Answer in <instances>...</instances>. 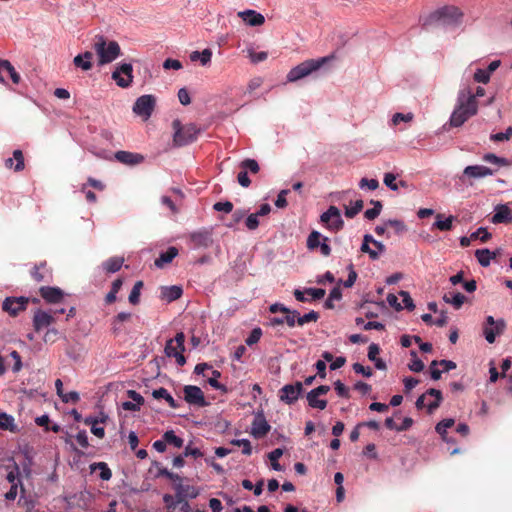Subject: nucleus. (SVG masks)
Returning a JSON list of instances; mask_svg holds the SVG:
<instances>
[{"label": "nucleus", "mask_w": 512, "mask_h": 512, "mask_svg": "<svg viewBox=\"0 0 512 512\" xmlns=\"http://www.w3.org/2000/svg\"><path fill=\"white\" fill-rule=\"evenodd\" d=\"M262 336V330L261 328L257 327V328H254L251 333L249 334V336L246 338L245 340V343L248 345V346H252L256 343L259 342L260 338Z\"/></svg>", "instance_id": "obj_51"}, {"label": "nucleus", "mask_w": 512, "mask_h": 512, "mask_svg": "<svg viewBox=\"0 0 512 512\" xmlns=\"http://www.w3.org/2000/svg\"><path fill=\"white\" fill-rule=\"evenodd\" d=\"M284 314V323H286L290 328L294 327L297 324L299 312L297 310L289 309V312H285Z\"/></svg>", "instance_id": "obj_52"}, {"label": "nucleus", "mask_w": 512, "mask_h": 512, "mask_svg": "<svg viewBox=\"0 0 512 512\" xmlns=\"http://www.w3.org/2000/svg\"><path fill=\"white\" fill-rule=\"evenodd\" d=\"M93 53L91 51H86L83 54H78L74 57L73 63L76 67L81 68L84 71H88L92 68V60Z\"/></svg>", "instance_id": "obj_27"}, {"label": "nucleus", "mask_w": 512, "mask_h": 512, "mask_svg": "<svg viewBox=\"0 0 512 512\" xmlns=\"http://www.w3.org/2000/svg\"><path fill=\"white\" fill-rule=\"evenodd\" d=\"M334 389L340 397L350 398L349 389L340 380L334 383Z\"/></svg>", "instance_id": "obj_56"}, {"label": "nucleus", "mask_w": 512, "mask_h": 512, "mask_svg": "<svg viewBox=\"0 0 512 512\" xmlns=\"http://www.w3.org/2000/svg\"><path fill=\"white\" fill-rule=\"evenodd\" d=\"M240 168L244 169L246 172H251L253 174H256L259 172L260 167L256 160L254 159H245L240 163Z\"/></svg>", "instance_id": "obj_45"}, {"label": "nucleus", "mask_w": 512, "mask_h": 512, "mask_svg": "<svg viewBox=\"0 0 512 512\" xmlns=\"http://www.w3.org/2000/svg\"><path fill=\"white\" fill-rule=\"evenodd\" d=\"M179 251L176 247L171 246L165 252L161 253L155 260L154 264L157 268H163L165 265L172 262V260L178 255Z\"/></svg>", "instance_id": "obj_26"}, {"label": "nucleus", "mask_w": 512, "mask_h": 512, "mask_svg": "<svg viewBox=\"0 0 512 512\" xmlns=\"http://www.w3.org/2000/svg\"><path fill=\"white\" fill-rule=\"evenodd\" d=\"M31 276L36 282H42L48 281L52 274L51 270L47 266V263L43 261L34 266L33 270L31 271Z\"/></svg>", "instance_id": "obj_24"}, {"label": "nucleus", "mask_w": 512, "mask_h": 512, "mask_svg": "<svg viewBox=\"0 0 512 512\" xmlns=\"http://www.w3.org/2000/svg\"><path fill=\"white\" fill-rule=\"evenodd\" d=\"M478 103L472 96L470 88L461 89L458 92L457 104L450 117V125L453 127H460L470 117L477 114Z\"/></svg>", "instance_id": "obj_1"}, {"label": "nucleus", "mask_w": 512, "mask_h": 512, "mask_svg": "<svg viewBox=\"0 0 512 512\" xmlns=\"http://www.w3.org/2000/svg\"><path fill=\"white\" fill-rule=\"evenodd\" d=\"M443 300L446 303L451 304L455 309L458 310L462 307V305L466 301V297L460 292L453 293V294L449 293V294H445L443 296Z\"/></svg>", "instance_id": "obj_31"}, {"label": "nucleus", "mask_w": 512, "mask_h": 512, "mask_svg": "<svg viewBox=\"0 0 512 512\" xmlns=\"http://www.w3.org/2000/svg\"><path fill=\"white\" fill-rule=\"evenodd\" d=\"M475 256L481 266L487 267L489 266L491 259H493L496 254L491 252L489 249H478L475 251Z\"/></svg>", "instance_id": "obj_34"}, {"label": "nucleus", "mask_w": 512, "mask_h": 512, "mask_svg": "<svg viewBox=\"0 0 512 512\" xmlns=\"http://www.w3.org/2000/svg\"><path fill=\"white\" fill-rule=\"evenodd\" d=\"M190 240L195 247L208 248L212 245V234L208 230H200L190 234Z\"/></svg>", "instance_id": "obj_18"}, {"label": "nucleus", "mask_w": 512, "mask_h": 512, "mask_svg": "<svg viewBox=\"0 0 512 512\" xmlns=\"http://www.w3.org/2000/svg\"><path fill=\"white\" fill-rule=\"evenodd\" d=\"M221 377V373L218 370L212 371V377L208 379V383L210 386L215 388L216 390L226 391V387L218 382V378Z\"/></svg>", "instance_id": "obj_49"}, {"label": "nucleus", "mask_w": 512, "mask_h": 512, "mask_svg": "<svg viewBox=\"0 0 512 512\" xmlns=\"http://www.w3.org/2000/svg\"><path fill=\"white\" fill-rule=\"evenodd\" d=\"M152 395L155 399H165L167 401L168 405L173 409H176L179 407V404L174 400V398L170 395V393L163 387L154 390Z\"/></svg>", "instance_id": "obj_33"}, {"label": "nucleus", "mask_w": 512, "mask_h": 512, "mask_svg": "<svg viewBox=\"0 0 512 512\" xmlns=\"http://www.w3.org/2000/svg\"><path fill=\"white\" fill-rule=\"evenodd\" d=\"M238 16L249 26H261L265 23V17L255 10L240 11Z\"/></svg>", "instance_id": "obj_20"}, {"label": "nucleus", "mask_w": 512, "mask_h": 512, "mask_svg": "<svg viewBox=\"0 0 512 512\" xmlns=\"http://www.w3.org/2000/svg\"><path fill=\"white\" fill-rule=\"evenodd\" d=\"M303 392V383L297 381L293 384L284 385L278 392L279 399L288 404H294Z\"/></svg>", "instance_id": "obj_12"}, {"label": "nucleus", "mask_w": 512, "mask_h": 512, "mask_svg": "<svg viewBox=\"0 0 512 512\" xmlns=\"http://www.w3.org/2000/svg\"><path fill=\"white\" fill-rule=\"evenodd\" d=\"M133 67L129 63H123L112 73V79L121 88H127L133 81Z\"/></svg>", "instance_id": "obj_13"}, {"label": "nucleus", "mask_w": 512, "mask_h": 512, "mask_svg": "<svg viewBox=\"0 0 512 512\" xmlns=\"http://www.w3.org/2000/svg\"><path fill=\"white\" fill-rule=\"evenodd\" d=\"M0 429L16 432L18 429L14 423L13 416L7 413H0Z\"/></svg>", "instance_id": "obj_37"}, {"label": "nucleus", "mask_w": 512, "mask_h": 512, "mask_svg": "<svg viewBox=\"0 0 512 512\" xmlns=\"http://www.w3.org/2000/svg\"><path fill=\"white\" fill-rule=\"evenodd\" d=\"M115 158L120 163L126 165H137L143 162L144 157L141 154L133 153L129 151H117Z\"/></svg>", "instance_id": "obj_22"}, {"label": "nucleus", "mask_w": 512, "mask_h": 512, "mask_svg": "<svg viewBox=\"0 0 512 512\" xmlns=\"http://www.w3.org/2000/svg\"><path fill=\"white\" fill-rule=\"evenodd\" d=\"M512 138V127H508L505 132H499L490 135V140L493 142L509 141Z\"/></svg>", "instance_id": "obj_48"}, {"label": "nucleus", "mask_w": 512, "mask_h": 512, "mask_svg": "<svg viewBox=\"0 0 512 512\" xmlns=\"http://www.w3.org/2000/svg\"><path fill=\"white\" fill-rule=\"evenodd\" d=\"M163 68L166 70H180L182 68V63L177 59L167 58L163 63Z\"/></svg>", "instance_id": "obj_63"}, {"label": "nucleus", "mask_w": 512, "mask_h": 512, "mask_svg": "<svg viewBox=\"0 0 512 512\" xmlns=\"http://www.w3.org/2000/svg\"><path fill=\"white\" fill-rule=\"evenodd\" d=\"M319 397L320 396H318L316 393L310 391L307 393L306 399H307L308 405L311 408L324 410L327 406V401L324 399H319Z\"/></svg>", "instance_id": "obj_35"}, {"label": "nucleus", "mask_w": 512, "mask_h": 512, "mask_svg": "<svg viewBox=\"0 0 512 512\" xmlns=\"http://www.w3.org/2000/svg\"><path fill=\"white\" fill-rule=\"evenodd\" d=\"M162 438L165 440L166 445H172L176 448H181L184 444L183 439L178 437L173 430L166 431Z\"/></svg>", "instance_id": "obj_39"}, {"label": "nucleus", "mask_w": 512, "mask_h": 512, "mask_svg": "<svg viewBox=\"0 0 512 512\" xmlns=\"http://www.w3.org/2000/svg\"><path fill=\"white\" fill-rule=\"evenodd\" d=\"M384 184L389 187L391 190L393 191H397L398 190V185L397 183L395 182L396 181V176L393 174V173H386L384 175Z\"/></svg>", "instance_id": "obj_58"}, {"label": "nucleus", "mask_w": 512, "mask_h": 512, "mask_svg": "<svg viewBox=\"0 0 512 512\" xmlns=\"http://www.w3.org/2000/svg\"><path fill=\"white\" fill-rule=\"evenodd\" d=\"M24 494H25V488L23 487V484H21V495H20V498L18 500V505L20 507L25 508L27 511H30L34 507V504L32 503V501L28 500L24 496Z\"/></svg>", "instance_id": "obj_55"}, {"label": "nucleus", "mask_w": 512, "mask_h": 512, "mask_svg": "<svg viewBox=\"0 0 512 512\" xmlns=\"http://www.w3.org/2000/svg\"><path fill=\"white\" fill-rule=\"evenodd\" d=\"M492 222L494 224L511 223L512 222V212H511L510 208L506 205L497 206L496 212L492 217Z\"/></svg>", "instance_id": "obj_25"}, {"label": "nucleus", "mask_w": 512, "mask_h": 512, "mask_svg": "<svg viewBox=\"0 0 512 512\" xmlns=\"http://www.w3.org/2000/svg\"><path fill=\"white\" fill-rule=\"evenodd\" d=\"M495 173V170L483 166V165H470L465 167L463 170L462 176L459 177L461 181H465V179H479L487 176H492Z\"/></svg>", "instance_id": "obj_15"}, {"label": "nucleus", "mask_w": 512, "mask_h": 512, "mask_svg": "<svg viewBox=\"0 0 512 512\" xmlns=\"http://www.w3.org/2000/svg\"><path fill=\"white\" fill-rule=\"evenodd\" d=\"M213 209L216 211H223L225 213H230L233 210V204L230 201L217 202L213 205Z\"/></svg>", "instance_id": "obj_62"}, {"label": "nucleus", "mask_w": 512, "mask_h": 512, "mask_svg": "<svg viewBox=\"0 0 512 512\" xmlns=\"http://www.w3.org/2000/svg\"><path fill=\"white\" fill-rule=\"evenodd\" d=\"M400 296L402 297V301L404 303V307L409 310V311H412L414 310L415 308V305H414V302H413V299L411 298L409 292L407 291H401L400 293Z\"/></svg>", "instance_id": "obj_59"}, {"label": "nucleus", "mask_w": 512, "mask_h": 512, "mask_svg": "<svg viewBox=\"0 0 512 512\" xmlns=\"http://www.w3.org/2000/svg\"><path fill=\"white\" fill-rule=\"evenodd\" d=\"M371 204H373L374 207L371 209H367L364 213V217L367 220H374L375 218H377L380 215V213L382 211L383 206L380 201L371 200Z\"/></svg>", "instance_id": "obj_42"}, {"label": "nucleus", "mask_w": 512, "mask_h": 512, "mask_svg": "<svg viewBox=\"0 0 512 512\" xmlns=\"http://www.w3.org/2000/svg\"><path fill=\"white\" fill-rule=\"evenodd\" d=\"M172 128L174 130L173 144L176 147L186 146L196 141L200 132L195 124L182 125L179 119L173 120Z\"/></svg>", "instance_id": "obj_5"}, {"label": "nucleus", "mask_w": 512, "mask_h": 512, "mask_svg": "<svg viewBox=\"0 0 512 512\" xmlns=\"http://www.w3.org/2000/svg\"><path fill=\"white\" fill-rule=\"evenodd\" d=\"M443 214L436 215V221L433 224V228H436L440 231H450L453 228V221L455 219L454 216L450 215L446 219H443Z\"/></svg>", "instance_id": "obj_30"}, {"label": "nucleus", "mask_w": 512, "mask_h": 512, "mask_svg": "<svg viewBox=\"0 0 512 512\" xmlns=\"http://www.w3.org/2000/svg\"><path fill=\"white\" fill-rule=\"evenodd\" d=\"M176 498L177 502L181 503L183 501V498L190 497V498H196L198 496V491L194 486H183L181 484L176 486Z\"/></svg>", "instance_id": "obj_29"}, {"label": "nucleus", "mask_w": 512, "mask_h": 512, "mask_svg": "<svg viewBox=\"0 0 512 512\" xmlns=\"http://www.w3.org/2000/svg\"><path fill=\"white\" fill-rule=\"evenodd\" d=\"M258 215L256 213L250 214L245 221V225L249 230H255L259 226Z\"/></svg>", "instance_id": "obj_60"}, {"label": "nucleus", "mask_w": 512, "mask_h": 512, "mask_svg": "<svg viewBox=\"0 0 512 512\" xmlns=\"http://www.w3.org/2000/svg\"><path fill=\"white\" fill-rule=\"evenodd\" d=\"M0 65L3 67V70H4V71H6V72L9 74V76H10V78H11V80H12V82H13L14 84H16V85H17V84H19V83H20V81H21V76H20V74L15 70L14 66L11 64V62H10V61L5 60V59H4V60H0Z\"/></svg>", "instance_id": "obj_38"}, {"label": "nucleus", "mask_w": 512, "mask_h": 512, "mask_svg": "<svg viewBox=\"0 0 512 512\" xmlns=\"http://www.w3.org/2000/svg\"><path fill=\"white\" fill-rule=\"evenodd\" d=\"M463 13L456 6H444L432 12L424 21L423 26L457 27L462 23Z\"/></svg>", "instance_id": "obj_2"}, {"label": "nucleus", "mask_w": 512, "mask_h": 512, "mask_svg": "<svg viewBox=\"0 0 512 512\" xmlns=\"http://www.w3.org/2000/svg\"><path fill=\"white\" fill-rule=\"evenodd\" d=\"M364 207L363 200H356L353 207H345V216L347 218H354Z\"/></svg>", "instance_id": "obj_46"}, {"label": "nucleus", "mask_w": 512, "mask_h": 512, "mask_svg": "<svg viewBox=\"0 0 512 512\" xmlns=\"http://www.w3.org/2000/svg\"><path fill=\"white\" fill-rule=\"evenodd\" d=\"M319 318V313L312 310L309 313L304 314L303 316L299 314V316L297 317V324L299 326H303L304 324L309 322H317Z\"/></svg>", "instance_id": "obj_44"}, {"label": "nucleus", "mask_w": 512, "mask_h": 512, "mask_svg": "<svg viewBox=\"0 0 512 512\" xmlns=\"http://www.w3.org/2000/svg\"><path fill=\"white\" fill-rule=\"evenodd\" d=\"M184 399L187 403L192 405H197L199 407H204L207 405V402L204 397L203 391L194 385H187L184 387Z\"/></svg>", "instance_id": "obj_16"}, {"label": "nucleus", "mask_w": 512, "mask_h": 512, "mask_svg": "<svg viewBox=\"0 0 512 512\" xmlns=\"http://www.w3.org/2000/svg\"><path fill=\"white\" fill-rule=\"evenodd\" d=\"M156 99L153 95L140 96L133 105V112L147 120L153 113Z\"/></svg>", "instance_id": "obj_11"}, {"label": "nucleus", "mask_w": 512, "mask_h": 512, "mask_svg": "<svg viewBox=\"0 0 512 512\" xmlns=\"http://www.w3.org/2000/svg\"><path fill=\"white\" fill-rule=\"evenodd\" d=\"M212 57V51L210 49H204L202 52L199 51H193L190 54L191 61H200L203 66L210 63Z\"/></svg>", "instance_id": "obj_36"}, {"label": "nucleus", "mask_w": 512, "mask_h": 512, "mask_svg": "<svg viewBox=\"0 0 512 512\" xmlns=\"http://www.w3.org/2000/svg\"><path fill=\"white\" fill-rule=\"evenodd\" d=\"M359 186L360 188H365L367 187L368 189L370 190H375L378 188L379 186V182L377 179H367V178H362L359 182Z\"/></svg>", "instance_id": "obj_61"}, {"label": "nucleus", "mask_w": 512, "mask_h": 512, "mask_svg": "<svg viewBox=\"0 0 512 512\" xmlns=\"http://www.w3.org/2000/svg\"><path fill=\"white\" fill-rule=\"evenodd\" d=\"M353 370L355 373L362 374L365 377H371L373 374L372 369L370 367H364L360 363H354Z\"/></svg>", "instance_id": "obj_64"}, {"label": "nucleus", "mask_w": 512, "mask_h": 512, "mask_svg": "<svg viewBox=\"0 0 512 512\" xmlns=\"http://www.w3.org/2000/svg\"><path fill=\"white\" fill-rule=\"evenodd\" d=\"M90 467H91L92 471H95L96 469H100L101 470L100 478L102 480L108 481V480L111 479L112 472H111L110 468L108 467V465L105 462L95 463V464H92Z\"/></svg>", "instance_id": "obj_43"}, {"label": "nucleus", "mask_w": 512, "mask_h": 512, "mask_svg": "<svg viewBox=\"0 0 512 512\" xmlns=\"http://www.w3.org/2000/svg\"><path fill=\"white\" fill-rule=\"evenodd\" d=\"M320 221L326 227L334 232H338L344 227V221L341 218L340 210L336 206H330L326 212L320 216Z\"/></svg>", "instance_id": "obj_9"}, {"label": "nucleus", "mask_w": 512, "mask_h": 512, "mask_svg": "<svg viewBox=\"0 0 512 512\" xmlns=\"http://www.w3.org/2000/svg\"><path fill=\"white\" fill-rule=\"evenodd\" d=\"M123 262V257H111L103 263V268L107 273H115L121 269Z\"/></svg>", "instance_id": "obj_32"}, {"label": "nucleus", "mask_w": 512, "mask_h": 512, "mask_svg": "<svg viewBox=\"0 0 512 512\" xmlns=\"http://www.w3.org/2000/svg\"><path fill=\"white\" fill-rule=\"evenodd\" d=\"M305 293L314 300H320L325 296V290L322 288H306Z\"/></svg>", "instance_id": "obj_57"}, {"label": "nucleus", "mask_w": 512, "mask_h": 512, "mask_svg": "<svg viewBox=\"0 0 512 512\" xmlns=\"http://www.w3.org/2000/svg\"><path fill=\"white\" fill-rule=\"evenodd\" d=\"M442 401V393L440 390L430 388L425 394L421 395L416 401L418 409L427 408L428 413L436 410Z\"/></svg>", "instance_id": "obj_8"}, {"label": "nucleus", "mask_w": 512, "mask_h": 512, "mask_svg": "<svg viewBox=\"0 0 512 512\" xmlns=\"http://www.w3.org/2000/svg\"><path fill=\"white\" fill-rule=\"evenodd\" d=\"M483 160L485 162H488V163H491V164H495L497 166H510L511 165V162L506 159V158H503V157H499L493 153H487L483 156Z\"/></svg>", "instance_id": "obj_41"}, {"label": "nucleus", "mask_w": 512, "mask_h": 512, "mask_svg": "<svg viewBox=\"0 0 512 512\" xmlns=\"http://www.w3.org/2000/svg\"><path fill=\"white\" fill-rule=\"evenodd\" d=\"M473 78L478 83L487 84L490 81V74L484 69H477Z\"/></svg>", "instance_id": "obj_54"}, {"label": "nucleus", "mask_w": 512, "mask_h": 512, "mask_svg": "<svg viewBox=\"0 0 512 512\" xmlns=\"http://www.w3.org/2000/svg\"><path fill=\"white\" fill-rule=\"evenodd\" d=\"M92 49L98 58V65L109 64L121 56V48L118 42L108 40L103 35H96L93 39Z\"/></svg>", "instance_id": "obj_3"}, {"label": "nucleus", "mask_w": 512, "mask_h": 512, "mask_svg": "<svg viewBox=\"0 0 512 512\" xmlns=\"http://www.w3.org/2000/svg\"><path fill=\"white\" fill-rule=\"evenodd\" d=\"M412 359L408 364V367L413 372H421L424 369V363L417 357L416 351H411Z\"/></svg>", "instance_id": "obj_47"}, {"label": "nucleus", "mask_w": 512, "mask_h": 512, "mask_svg": "<svg viewBox=\"0 0 512 512\" xmlns=\"http://www.w3.org/2000/svg\"><path fill=\"white\" fill-rule=\"evenodd\" d=\"M54 321L55 317L52 313L38 309L33 316V327L35 331L39 332L43 328L50 326Z\"/></svg>", "instance_id": "obj_17"}, {"label": "nucleus", "mask_w": 512, "mask_h": 512, "mask_svg": "<svg viewBox=\"0 0 512 512\" xmlns=\"http://www.w3.org/2000/svg\"><path fill=\"white\" fill-rule=\"evenodd\" d=\"M328 242V237L323 236L316 230H313L307 238L306 246L310 251H313L319 247L321 254L325 257H328L331 254V247Z\"/></svg>", "instance_id": "obj_10"}, {"label": "nucleus", "mask_w": 512, "mask_h": 512, "mask_svg": "<svg viewBox=\"0 0 512 512\" xmlns=\"http://www.w3.org/2000/svg\"><path fill=\"white\" fill-rule=\"evenodd\" d=\"M483 335L490 344L494 343L497 336L504 333L506 322L504 319L495 320L493 316H487L483 324Z\"/></svg>", "instance_id": "obj_7"}, {"label": "nucleus", "mask_w": 512, "mask_h": 512, "mask_svg": "<svg viewBox=\"0 0 512 512\" xmlns=\"http://www.w3.org/2000/svg\"><path fill=\"white\" fill-rule=\"evenodd\" d=\"M183 290L180 286H169L162 287L161 289V297L167 302H172L179 299L182 296Z\"/></svg>", "instance_id": "obj_28"}, {"label": "nucleus", "mask_w": 512, "mask_h": 512, "mask_svg": "<svg viewBox=\"0 0 512 512\" xmlns=\"http://www.w3.org/2000/svg\"><path fill=\"white\" fill-rule=\"evenodd\" d=\"M454 423V420L449 418L442 420L436 425V432L442 437L443 440H448L447 429L451 428L454 425Z\"/></svg>", "instance_id": "obj_40"}, {"label": "nucleus", "mask_w": 512, "mask_h": 512, "mask_svg": "<svg viewBox=\"0 0 512 512\" xmlns=\"http://www.w3.org/2000/svg\"><path fill=\"white\" fill-rule=\"evenodd\" d=\"M491 238V234L487 231L486 228L480 227L477 231L471 234V239L477 240L479 239L481 242L485 243Z\"/></svg>", "instance_id": "obj_50"}, {"label": "nucleus", "mask_w": 512, "mask_h": 512, "mask_svg": "<svg viewBox=\"0 0 512 512\" xmlns=\"http://www.w3.org/2000/svg\"><path fill=\"white\" fill-rule=\"evenodd\" d=\"M270 425L263 415H258L252 422L251 434L255 438H262L270 431Z\"/></svg>", "instance_id": "obj_21"}, {"label": "nucleus", "mask_w": 512, "mask_h": 512, "mask_svg": "<svg viewBox=\"0 0 512 512\" xmlns=\"http://www.w3.org/2000/svg\"><path fill=\"white\" fill-rule=\"evenodd\" d=\"M334 54H331L329 56L321 57L318 59H308L297 66L293 67L287 74V81L288 82H296L298 80H301L313 72L319 70L321 67H323L325 64L330 62L332 59H334Z\"/></svg>", "instance_id": "obj_4"}, {"label": "nucleus", "mask_w": 512, "mask_h": 512, "mask_svg": "<svg viewBox=\"0 0 512 512\" xmlns=\"http://www.w3.org/2000/svg\"><path fill=\"white\" fill-rule=\"evenodd\" d=\"M10 357L13 360L12 371L18 373L22 369L21 356L16 350H13L10 352Z\"/></svg>", "instance_id": "obj_53"}, {"label": "nucleus", "mask_w": 512, "mask_h": 512, "mask_svg": "<svg viewBox=\"0 0 512 512\" xmlns=\"http://www.w3.org/2000/svg\"><path fill=\"white\" fill-rule=\"evenodd\" d=\"M39 292L47 303H59L64 297L63 291L58 287L43 286Z\"/></svg>", "instance_id": "obj_19"}, {"label": "nucleus", "mask_w": 512, "mask_h": 512, "mask_svg": "<svg viewBox=\"0 0 512 512\" xmlns=\"http://www.w3.org/2000/svg\"><path fill=\"white\" fill-rule=\"evenodd\" d=\"M185 335L183 332L176 334L175 338L169 339L165 345V354L167 357H174L176 363L179 366H183L186 363V358L183 355L185 351Z\"/></svg>", "instance_id": "obj_6"}, {"label": "nucleus", "mask_w": 512, "mask_h": 512, "mask_svg": "<svg viewBox=\"0 0 512 512\" xmlns=\"http://www.w3.org/2000/svg\"><path fill=\"white\" fill-rule=\"evenodd\" d=\"M28 297H7L2 304L3 311L7 312L10 316H17L21 311H24L29 303Z\"/></svg>", "instance_id": "obj_14"}, {"label": "nucleus", "mask_w": 512, "mask_h": 512, "mask_svg": "<svg viewBox=\"0 0 512 512\" xmlns=\"http://www.w3.org/2000/svg\"><path fill=\"white\" fill-rule=\"evenodd\" d=\"M5 167L8 169H13L15 172H20L24 170V155L21 150L16 149L13 151V158H8L5 160Z\"/></svg>", "instance_id": "obj_23"}]
</instances>
